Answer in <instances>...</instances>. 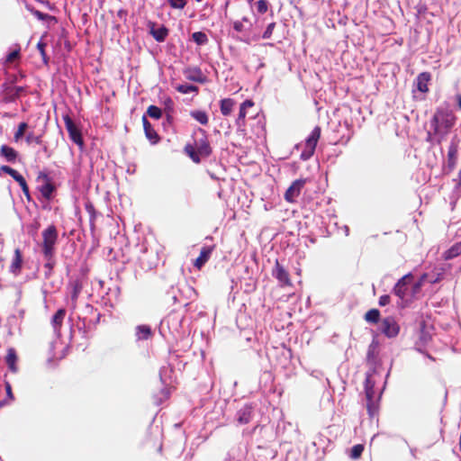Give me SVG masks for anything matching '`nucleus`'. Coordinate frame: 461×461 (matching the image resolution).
Listing matches in <instances>:
<instances>
[{
  "label": "nucleus",
  "instance_id": "obj_22",
  "mask_svg": "<svg viewBox=\"0 0 461 461\" xmlns=\"http://www.w3.org/2000/svg\"><path fill=\"white\" fill-rule=\"evenodd\" d=\"M142 124L146 137L153 143H157L159 140V137L156 131L153 129L150 122L148 121L146 115L142 116Z\"/></svg>",
  "mask_w": 461,
  "mask_h": 461
},
{
  "label": "nucleus",
  "instance_id": "obj_52",
  "mask_svg": "<svg viewBox=\"0 0 461 461\" xmlns=\"http://www.w3.org/2000/svg\"><path fill=\"white\" fill-rule=\"evenodd\" d=\"M29 128V125L27 122H23L18 124L17 130L26 131V130Z\"/></svg>",
  "mask_w": 461,
  "mask_h": 461
},
{
  "label": "nucleus",
  "instance_id": "obj_39",
  "mask_svg": "<svg viewBox=\"0 0 461 461\" xmlns=\"http://www.w3.org/2000/svg\"><path fill=\"white\" fill-rule=\"evenodd\" d=\"M425 329H426V323L424 321H421L420 322V339L423 343H427L430 339V335L425 330Z\"/></svg>",
  "mask_w": 461,
  "mask_h": 461
},
{
  "label": "nucleus",
  "instance_id": "obj_35",
  "mask_svg": "<svg viewBox=\"0 0 461 461\" xmlns=\"http://www.w3.org/2000/svg\"><path fill=\"white\" fill-rule=\"evenodd\" d=\"M147 114L152 118L158 120L162 117V110L156 105H149L147 109Z\"/></svg>",
  "mask_w": 461,
  "mask_h": 461
},
{
  "label": "nucleus",
  "instance_id": "obj_20",
  "mask_svg": "<svg viewBox=\"0 0 461 461\" xmlns=\"http://www.w3.org/2000/svg\"><path fill=\"white\" fill-rule=\"evenodd\" d=\"M431 80V74L429 72H422L418 75L416 78L417 89L421 93L429 92L428 84Z\"/></svg>",
  "mask_w": 461,
  "mask_h": 461
},
{
  "label": "nucleus",
  "instance_id": "obj_8",
  "mask_svg": "<svg viewBox=\"0 0 461 461\" xmlns=\"http://www.w3.org/2000/svg\"><path fill=\"white\" fill-rule=\"evenodd\" d=\"M379 330L385 337L393 339L398 336L400 326L393 317L388 316L381 321Z\"/></svg>",
  "mask_w": 461,
  "mask_h": 461
},
{
  "label": "nucleus",
  "instance_id": "obj_1",
  "mask_svg": "<svg viewBox=\"0 0 461 461\" xmlns=\"http://www.w3.org/2000/svg\"><path fill=\"white\" fill-rule=\"evenodd\" d=\"M456 120V117L450 109L444 107L438 108L430 121V127L433 132H428L427 140L431 141L435 138H438V141L440 142L453 128Z\"/></svg>",
  "mask_w": 461,
  "mask_h": 461
},
{
  "label": "nucleus",
  "instance_id": "obj_32",
  "mask_svg": "<svg viewBox=\"0 0 461 461\" xmlns=\"http://www.w3.org/2000/svg\"><path fill=\"white\" fill-rule=\"evenodd\" d=\"M366 322L376 324L380 321V312L377 309H371L367 311L364 316Z\"/></svg>",
  "mask_w": 461,
  "mask_h": 461
},
{
  "label": "nucleus",
  "instance_id": "obj_37",
  "mask_svg": "<svg viewBox=\"0 0 461 461\" xmlns=\"http://www.w3.org/2000/svg\"><path fill=\"white\" fill-rule=\"evenodd\" d=\"M192 38L198 45H203L208 41L207 35L203 32H194Z\"/></svg>",
  "mask_w": 461,
  "mask_h": 461
},
{
  "label": "nucleus",
  "instance_id": "obj_3",
  "mask_svg": "<svg viewBox=\"0 0 461 461\" xmlns=\"http://www.w3.org/2000/svg\"><path fill=\"white\" fill-rule=\"evenodd\" d=\"M42 241L40 244L43 257L50 258L55 254L56 245L59 239V232L54 224H50L41 232Z\"/></svg>",
  "mask_w": 461,
  "mask_h": 461
},
{
  "label": "nucleus",
  "instance_id": "obj_30",
  "mask_svg": "<svg viewBox=\"0 0 461 461\" xmlns=\"http://www.w3.org/2000/svg\"><path fill=\"white\" fill-rule=\"evenodd\" d=\"M235 102L231 98H224L221 101V113L224 116H228L231 113Z\"/></svg>",
  "mask_w": 461,
  "mask_h": 461
},
{
  "label": "nucleus",
  "instance_id": "obj_25",
  "mask_svg": "<svg viewBox=\"0 0 461 461\" xmlns=\"http://www.w3.org/2000/svg\"><path fill=\"white\" fill-rule=\"evenodd\" d=\"M135 335L137 339H149L153 336V331L150 326L142 324L136 327Z\"/></svg>",
  "mask_w": 461,
  "mask_h": 461
},
{
  "label": "nucleus",
  "instance_id": "obj_17",
  "mask_svg": "<svg viewBox=\"0 0 461 461\" xmlns=\"http://www.w3.org/2000/svg\"><path fill=\"white\" fill-rule=\"evenodd\" d=\"M149 27L150 29V34L158 42H163L168 35V30L164 25L160 26L158 29H155V23L149 22Z\"/></svg>",
  "mask_w": 461,
  "mask_h": 461
},
{
  "label": "nucleus",
  "instance_id": "obj_58",
  "mask_svg": "<svg viewBox=\"0 0 461 461\" xmlns=\"http://www.w3.org/2000/svg\"><path fill=\"white\" fill-rule=\"evenodd\" d=\"M43 150H44L45 152H47V151H48V148H47V146H46V145H44V147H43Z\"/></svg>",
  "mask_w": 461,
  "mask_h": 461
},
{
  "label": "nucleus",
  "instance_id": "obj_31",
  "mask_svg": "<svg viewBox=\"0 0 461 461\" xmlns=\"http://www.w3.org/2000/svg\"><path fill=\"white\" fill-rule=\"evenodd\" d=\"M375 382L372 379L371 375H366L365 381V393L366 398H375Z\"/></svg>",
  "mask_w": 461,
  "mask_h": 461
},
{
  "label": "nucleus",
  "instance_id": "obj_19",
  "mask_svg": "<svg viewBox=\"0 0 461 461\" xmlns=\"http://www.w3.org/2000/svg\"><path fill=\"white\" fill-rule=\"evenodd\" d=\"M17 361L18 356L16 350L14 348H9L5 356V363L9 370L13 373H16L18 371Z\"/></svg>",
  "mask_w": 461,
  "mask_h": 461
},
{
  "label": "nucleus",
  "instance_id": "obj_45",
  "mask_svg": "<svg viewBox=\"0 0 461 461\" xmlns=\"http://www.w3.org/2000/svg\"><path fill=\"white\" fill-rule=\"evenodd\" d=\"M33 15L38 18L39 20L41 21H45V20H48V19H51L53 18L52 16H50V14H44L39 10H35L33 11Z\"/></svg>",
  "mask_w": 461,
  "mask_h": 461
},
{
  "label": "nucleus",
  "instance_id": "obj_47",
  "mask_svg": "<svg viewBox=\"0 0 461 461\" xmlns=\"http://www.w3.org/2000/svg\"><path fill=\"white\" fill-rule=\"evenodd\" d=\"M390 302H391L390 296L388 294H384V295L380 296L378 303L380 306H385V305L389 304Z\"/></svg>",
  "mask_w": 461,
  "mask_h": 461
},
{
  "label": "nucleus",
  "instance_id": "obj_11",
  "mask_svg": "<svg viewBox=\"0 0 461 461\" xmlns=\"http://www.w3.org/2000/svg\"><path fill=\"white\" fill-rule=\"evenodd\" d=\"M272 276L277 279L281 286H292L288 271L276 259L272 269Z\"/></svg>",
  "mask_w": 461,
  "mask_h": 461
},
{
  "label": "nucleus",
  "instance_id": "obj_28",
  "mask_svg": "<svg viewBox=\"0 0 461 461\" xmlns=\"http://www.w3.org/2000/svg\"><path fill=\"white\" fill-rule=\"evenodd\" d=\"M366 410L369 417L374 419L378 414L379 405L378 399L375 398H366Z\"/></svg>",
  "mask_w": 461,
  "mask_h": 461
},
{
  "label": "nucleus",
  "instance_id": "obj_13",
  "mask_svg": "<svg viewBox=\"0 0 461 461\" xmlns=\"http://www.w3.org/2000/svg\"><path fill=\"white\" fill-rule=\"evenodd\" d=\"M216 246H204L201 249L199 257L194 260V267L198 270H201L202 267L208 262L212 252L214 251Z\"/></svg>",
  "mask_w": 461,
  "mask_h": 461
},
{
  "label": "nucleus",
  "instance_id": "obj_53",
  "mask_svg": "<svg viewBox=\"0 0 461 461\" xmlns=\"http://www.w3.org/2000/svg\"><path fill=\"white\" fill-rule=\"evenodd\" d=\"M5 389H6L7 396L10 399H14V395H13V393H12V387H11V385L9 384H6Z\"/></svg>",
  "mask_w": 461,
  "mask_h": 461
},
{
  "label": "nucleus",
  "instance_id": "obj_2",
  "mask_svg": "<svg viewBox=\"0 0 461 461\" xmlns=\"http://www.w3.org/2000/svg\"><path fill=\"white\" fill-rule=\"evenodd\" d=\"M194 143H187L184 150L188 157L194 162L200 163L201 157H209L212 153L206 131L203 129L198 128L194 133Z\"/></svg>",
  "mask_w": 461,
  "mask_h": 461
},
{
  "label": "nucleus",
  "instance_id": "obj_48",
  "mask_svg": "<svg viewBox=\"0 0 461 461\" xmlns=\"http://www.w3.org/2000/svg\"><path fill=\"white\" fill-rule=\"evenodd\" d=\"M19 55H20L19 50H14V51L10 52L6 57V61L13 62L14 60H15L16 59L19 58Z\"/></svg>",
  "mask_w": 461,
  "mask_h": 461
},
{
  "label": "nucleus",
  "instance_id": "obj_15",
  "mask_svg": "<svg viewBox=\"0 0 461 461\" xmlns=\"http://www.w3.org/2000/svg\"><path fill=\"white\" fill-rule=\"evenodd\" d=\"M379 341L375 339L372 340L370 345L368 346L367 353H366V361L369 365H375L377 363L378 355H379Z\"/></svg>",
  "mask_w": 461,
  "mask_h": 461
},
{
  "label": "nucleus",
  "instance_id": "obj_46",
  "mask_svg": "<svg viewBox=\"0 0 461 461\" xmlns=\"http://www.w3.org/2000/svg\"><path fill=\"white\" fill-rule=\"evenodd\" d=\"M37 181H42L43 184L45 183H49V182H52L51 178L50 177V176L43 172V171H41L39 172L38 176H37Z\"/></svg>",
  "mask_w": 461,
  "mask_h": 461
},
{
  "label": "nucleus",
  "instance_id": "obj_9",
  "mask_svg": "<svg viewBox=\"0 0 461 461\" xmlns=\"http://www.w3.org/2000/svg\"><path fill=\"white\" fill-rule=\"evenodd\" d=\"M36 128L37 125L32 126V131H30L25 137V141L28 145L32 143L41 145L43 143V137L47 129V121L43 120L42 124L37 130Z\"/></svg>",
  "mask_w": 461,
  "mask_h": 461
},
{
  "label": "nucleus",
  "instance_id": "obj_49",
  "mask_svg": "<svg viewBox=\"0 0 461 461\" xmlns=\"http://www.w3.org/2000/svg\"><path fill=\"white\" fill-rule=\"evenodd\" d=\"M86 210L88 212V213L91 216V220H95V210L93 206V204L89 203L86 205Z\"/></svg>",
  "mask_w": 461,
  "mask_h": 461
},
{
  "label": "nucleus",
  "instance_id": "obj_34",
  "mask_svg": "<svg viewBox=\"0 0 461 461\" xmlns=\"http://www.w3.org/2000/svg\"><path fill=\"white\" fill-rule=\"evenodd\" d=\"M43 258L46 260V262L44 264V268L47 269V271L45 272V276H51L53 268H54L55 264H56V261H55V258H55V254H51L50 258H48V257H43Z\"/></svg>",
  "mask_w": 461,
  "mask_h": 461
},
{
  "label": "nucleus",
  "instance_id": "obj_36",
  "mask_svg": "<svg viewBox=\"0 0 461 461\" xmlns=\"http://www.w3.org/2000/svg\"><path fill=\"white\" fill-rule=\"evenodd\" d=\"M364 449H365V447L362 444H357V445L353 446L350 450V457L352 459L359 458L362 456Z\"/></svg>",
  "mask_w": 461,
  "mask_h": 461
},
{
  "label": "nucleus",
  "instance_id": "obj_50",
  "mask_svg": "<svg viewBox=\"0 0 461 461\" xmlns=\"http://www.w3.org/2000/svg\"><path fill=\"white\" fill-rule=\"evenodd\" d=\"M233 29L238 32H241L244 30L243 23L240 21L234 22Z\"/></svg>",
  "mask_w": 461,
  "mask_h": 461
},
{
  "label": "nucleus",
  "instance_id": "obj_5",
  "mask_svg": "<svg viewBox=\"0 0 461 461\" xmlns=\"http://www.w3.org/2000/svg\"><path fill=\"white\" fill-rule=\"evenodd\" d=\"M321 129L320 126L314 127L310 136L306 139L304 149L302 151L301 158L303 160L309 159L315 151L317 143L321 138Z\"/></svg>",
  "mask_w": 461,
  "mask_h": 461
},
{
  "label": "nucleus",
  "instance_id": "obj_26",
  "mask_svg": "<svg viewBox=\"0 0 461 461\" xmlns=\"http://www.w3.org/2000/svg\"><path fill=\"white\" fill-rule=\"evenodd\" d=\"M65 315H66V310L63 308L59 309L56 312V313L53 315V317L51 319V325L55 331L60 330L62 324H63Z\"/></svg>",
  "mask_w": 461,
  "mask_h": 461
},
{
  "label": "nucleus",
  "instance_id": "obj_60",
  "mask_svg": "<svg viewBox=\"0 0 461 461\" xmlns=\"http://www.w3.org/2000/svg\"><path fill=\"white\" fill-rule=\"evenodd\" d=\"M170 120H171V116L167 115V121H170Z\"/></svg>",
  "mask_w": 461,
  "mask_h": 461
},
{
  "label": "nucleus",
  "instance_id": "obj_21",
  "mask_svg": "<svg viewBox=\"0 0 461 461\" xmlns=\"http://www.w3.org/2000/svg\"><path fill=\"white\" fill-rule=\"evenodd\" d=\"M23 267V254L19 248L14 249V258L10 265V272L14 275L20 274Z\"/></svg>",
  "mask_w": 461,
  "mask_h": 461
},
{
  "label": "nucleus",
  "instance_id": "obj_27",
  "mask_svg": "<svg viewBox=\"0 0 461 461\" xmlns=\"http://www.w3.org/2000/svg\"><path fill=\"white\" fill-rule=\"evenodd\" d=\"M40 193L41 195L48 201H50L52 198V194L56 190V187L53 184V182H49L41 185L38 187Z\"/></svg>",
  "mask_w": 461,
  "mask_h": 461
},
{
  "label": "nucleus",
  "instance_id": "obj_29",
  "mask_svg": "<svg viewBox=\"0 0 461 461\" xmlns=\"http://www.w3.org/2000/svg\"><path fill=\"white\" fill-rule=\"evenodd\" d=\"M461 254V241L455 243L451 246L447 250L443 253V258L445 260H449L454 258H456Z\"/></svg>",
  "mask_w": 461,
  "mask_h": 461
},
{
  "label": "nucleus",
  "instance_id": "obj_54",
  "mask_svg": "<svg viewBox=\"0 0 461 461\" xmlns=\"http://www.w3.org/2000/svg\"><path fill=\"white\" fill-rule=\"evenodd\" d=\"M442 279H443V273H438V276H436V278L431 279L429 282H430L431 284H435V283H437V282H439V281H440V280H442Z\"/></svg>",
  "mask_w": 461,
  "mask_h": 461
},
{
  "label": "nucleus",
  "instance_id": "obj_10",
  "mask_svg": "<svg viewBox=\"0 0 461 461\" xmlns=\"http://www.w3.org/2000/svg\"><path fill=\"white\" fill-rule=\"evenodd\" d=\"M306 184V179L300 178L294 180L292 185L287 188L285 193V200L288 203H294L296 198L301 194L302 189Z\"/></svg>",
  "mask_w": 461,
  "mask_h": 461
},
{
  "label": "nucleus",
  "instance_id": "obj_43",
  "mask_svg": "<svg viewBox=\"0 0 461 461\" xmlns=\"http://www.w3.org/2000/svg\"><path fill=\"white\" fill-rule=\"evenodd\" d=\"M256 5H257V10L259 14H265V13H267V11L268 9L267 3L265 0H258L256 3Z\"/></svg>",
  "mask_w": 461,
  "mask_h": 461
},
{
  "label": "nucleus",
  "instance_id": "obj_44",
  "mask_svg": "<svg viewBox=\"0 0 461 461\" xmlns=\"http://www.w3.org/2000/svg\"><path fill=\"white\" fill-rule=\"evenodd\" d=\"M275 27H276V23H269L267 25L266 31L263 33V39H269V38H271Z\"/></svg>",
  "mask_w": 461,
  "mask_h": 461
},
{
  "label": "nucleus",
  "instance_id": "obj_7",
  "mask_svg": "<svg viewBox=\"0 0 461 461\" xmlns=\"http://www.w3.org/2000/svg\"><path fill=\"white\" fill-rule=\"evenodd\" d=\"M63 121L70 140L77 145L82 147L84 145V140L81 131L76 125L68 113L63 115Z\"/></svg>",
  "mask_w": 461,
  "mask_h": 461
},
{
  "label": "nucleus",
  "instance_id": "obj_16",
  "mask_svg": "<svg viewBox=\"0 0 461 461\" xmlns=\"http://www.w3.org/2000/svg\"><path fill=\"white\" fill-rule=\"evenodd\" d=\"M254 106V102L252 100H245L240 106V111L238 114V118L236 120V124L239 129L245 127V118L247 115V109Z\"/></svg>",
  "mask_w": 461,
  "mask_h": 461
},
{
  "label": "nucleus",
  "instance_id": "obj_42",
  "mask_svg": "<svg viewBox=\"0 0 461 461\" xmlns=\"http://www.w3.org/2000/svg\"><path fill=\"white\" fill-rule=\"evenodd\" d=\"M82 285L78 281L73 283L72 300L77 301L78 294H80Z\"/></svg>",
  "mask_w": 461,
  "mask_h": 461
},
{
  "label": "nucleus",
  "instance_id": "obj_57",
  "mask_svg": "<svg viewBox=\"0 0 461 461\" xmlns=\"http://www.w3.org/2000/svg\"><path fill=\"white\" fill-rule=\"evenodd\" d=\"M458 106L461 109V95L458 96Z\"/></svg>",
  "mask_w": 461,
  "mask_h": 461
},
{
  "label": "nucleus",
  "instance_id": "obj_14",
  "mask_svg": "<svg viewBox=\"0 0 461 461\" xmlns=\"http://www.w3.org/2000/svg\"><path fill=\"white\" fill-rule=\"evenodd\" d=\"M184 74L190 81L197 83H204L206 81V77L203 75L201 68L197 67L185 68Z\"/></svg>",
  "mask_w": 461,
  "mask_h": 461
},
{
  "label": "nucleus",
  "instance_id": "obj_56",
  "mask_svg": "<svg viewBox=\"0 0 461 461\" xmlns=\"http://www.w3.org/2000/svg\"><path fill=\"white\" fill-rule=\"evenodd\" d=\"M421 284L420 282L416 283L413 285V292L416 293L419 291L420 287Z\"/></svg>",
  "mask_w": 461,
  "mask_h": 461
},
{
  "label": "nucleus",
  "instance_id": "obj_51",
  "mask_svg": "<svg viewBox=\"0 0 461 461\" xmlns=\"http://www.w3.org/2000/svg\"><path fill=\"white\" fill-rule=\"evenodd\" d=\"M24 134H25L24 131L16 130V131L14 132V140L19 141L23 137Z\"/></svg>",
  "mask_w": 461,
  "mask_h": 461
},
{
  "label": "nucleus",
  "instance_id": "obj_4",
  "mask_svg": "<svg viewBox=\"0 0 461 461\" xmlns=\"http://www.w3.org/2000/svg\"><path fill=\"white\" fill-rule=\"evenodd\" d=\"M15 77L11 82H4L0 88V102L3 104H10L15 102L21 96L26 95V86H15L14 83Z\"/></svg>",
  "mask_w": 461,
  "mask_h": 461
},
{
  "label": "nucleus",
  "instance_id": "obj_40",
  "mask_svg": "<svg viewBox=\"0 0 461 461\" xmlns=\"http://www.w3.org/2000/svg\"><path fill=\"white\" fill-rule=\"evenodd\" d=\"M45 48H46V43L45 42L39 41L37 43V49H38V50H39V52H40V54H41V56L42 58V60H43L44 64H48L49 58H48V56L46 54Z\"/></svg>",
  "mask_w": 461,
  "mask_h": 461
},
{
  "label": "nucleus",
  "instance_id": "obj_18",
  "mask_svg": "<svg viewBox=\"0 0 461 461\" xmlns=\"http://www.w3.org/2000/svg\"><path fill=\"white\" fill-rule=\"evenodd\" d=\"M253 409L251 406L245 405L237 413V422L240 425H245L250 422L252 419Z\"/></svg>",
  "mask_w": 461,
  "mask_h": 461
},
{
  "label": "nucleus",
  "instance_id": "obj_61",
  "mask_svg": "<svg viewBox=\"0 0 461 461\" xmlns=\"http://www.w3.org/2000/svg\"><path fill=\"white\" fill-rule=\"evenodd\" d=\"M195 1H196L197 3H200V2H202L203 0H195Z\"/></svg>",
  "mask_w": 461,
  "mask_h": 461
},
{
  "label": "nucleus",
  "instance_id": "obj_38",
  "mask_svg": "<svg viewBox=\"0 0 461 461\" xmlns=\"http://www.w3.org/2000/svg\"><path fill=\"white\" fill-rule=\"evenodd\" d=\"M176 91H178L179 93H182V94H188L191 92L198 91L197 86H193V85H188V84L178 85L177 86H176Z\"/></svg>",
  "mask_w": 461,
  "mask_h": 461
},
{
  "label": "nucleus",
  "instance_id": "obj_6",
  "mask_svg": "<svg viewBox=\"0 0 461 461\" xmlns=\"http://www.w3.org/2000/svg\"><path fill=\"white\" fill-rule=\"evenodd\" d=\"M0 171L8 174L10 176H12L21 186L22 191L26 197V200L28 202L32 201V196L30 194L29 186L27 185V182L25 178L15 169L9 166L3 165L0 167Z\"/></svg>",
  "mask_w": 461,
  "mask_h": 461
},
{
  "label": "nucleus",
  "instance_id": "obj_24",
  "mask_svg": "<svg viewBox=\"0 0 461 461\" xmlns=\"http://www.w3.org/2000/svg\"><path fill=\"white\" fill-rule=\"evenodd\" d=\"M457 161V146L454 143H451L448 147L447 150V167L450 171H452Z\"/></svg>",
  "mask_w": 461,
  "mask_h": 461
},
{
  "label": "nucleus",
  "instance_id": "obj_12",
  "mask_svg": "<svg viewBox=\"0 0 461 461\" xmlns=\"http://www.w3.org/2000/svg\"><path fill=\"white\" fill-rule=\"evenodd\" d=\"M413 276L411 274H407L403 276L401 279L398 280L396 285L393 287V294L401 299H404L407 294V291L409 286L412 284Z\"/></svg>",
  "mask_w": 461,
  "mask_h": 461
},
{
  "label": "nucleus",
  "instance_id": "obj_23",
  "mask_svg": "<svg viewBox=\"0 0 461 461\" xmlns=\"http://www.w3.org/2000/svg\"><path fill=\"white\" fill-rule=\"evenodd\" d=\"M0 155L5 158L7 162L14 163L18 158V152L12 147L2 145L0 148Z\"/></svg>",
  "mask_w": 461,
  "mask_h": 461
},
{
  "label": "nucleus",
  "instance_id": "obj_55",
  "mask_svg": "<svg viewBox=\"0 0 461 461\" xmlns=\"http://www.w3.org/2000/svg\"><path fill=\"white\" fill-rule=\"evenodd\" d=\"M31 228L35 231L37 232L38 229L40 228V222L39 221H36L34 224H32L31 226Z\"/></svg>",
  "mask_w": 461,
  "mask_h": 461
},
{
  "label": "nucleus",
  "instance_id": "obj_33",
  "mask_svg": "<svg viewBox=\"0 0 461 461\" xmlns=\"http://www.w3.org/2000/svg\"><path fill=\"white\" fill-rule=\"evenodd\" d=\"M191 116L200 122L202 125H206L209 122L208 115L203 111H193L191 112Z\"/></svg>",
  "mask_w": 461,
  "mask_h": 461
},
{
  "label": "nucleus",
  "instance_id": "obj_41",
  "mask_svg": "<svg viewBox=\"0 0 461 461\" xmlns=\"http://www.w3.org/2000/svg\"><path fill=\"white\" fill-rule=\"evenodd\" d=\"M171 8L173 9H184L186 5V0H167Z\"/></svg>",
  "mask_w": 461,
  "mask_h": 461
},
{
  "label": "nucleus",
  "instance_id": "obj_59",
  "mask_svg": "<svg viewBox=\"0 0 461 461\" xmlns=\"http://www.w3.org/2000/svg\"><path fill=\"white\" fill-rule=\"evenodd\" d=\"M426 277H427V275L425 274L422 276L421 279L424 280Z\"/></svg>",
  "mask_w": 461,
  "mask_h": 461
}]
</instances>
